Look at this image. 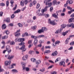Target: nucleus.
I'll list each match as a JSON object with an SVG mask.
<instances>
[{"mask_svg":"<svg viewBox=\"0 0 74 74\" xmlns=\"http://www.w3.org/2000/svg\"><path fill=\"white\" fill-rule=\"evenodd\" d=\"M73 18H72L69 19L68 20V22H72V21H73Z\"/></svg>","mask_w":74,"mask_h":74,"instance_id":"28","label":"nucleus"},{"mask_svg":"<svg viewBox=\"0 0 74 74\" xmlns=\"http://www.w3.org/2000/svg\"><path fill=\"white\" fill-rule=\"evenodd\" d=\"M18 42H23V41H25V38H20L18 39Z\"/></svg>","mask_w":74,"mask_h":74,"instance_id":"12","label":"nucleus"},{"mask_svg":"<svg viewBox=\"0 0 74 74\" xmlns=\"http://www.w3.org/2000/svg\"><path fill=\"white\" fill-rule=\"evenodd\" d=\"M73 24L72 23H71L70 24L68 25H67L66 27H71L72 26Z\"/></svg>","mask_w":74,"mask_h":74,"instance_id":"33","label":"nucleus"},{"mask_svg":"<svg viewBox=\"0 0 74 74\" xmlns=\"http://www.w3.org/2000/svg\"><path fill=\"white\" fill-rule=\"evenodd\" d=\"M42 30L43 31V32H44V31H47V27H42Z\"/></svg>","mask_w":74,"mask_h":74,"instance_id":"14","label":"nucleus"},{"mask_svg":"<svg viewBox=\"0 0 74 74\" xmlns=\"http://www.w3.org/2000/svg\"><path fill=\"white\" fill-rule=\"evenodd\" d=\"M57 55H58V52H57V51H56L52 53L51 56H57Z\"/></svg>","mask_w":74,"mask_h":74,"instance_id":"9","label":"nucleus"},{"mask_svg":"<svg viewBox=\"0 0 74 74\" xmlns=\"http://www.w3.org/2000/svg\"><path fill=\"white\" fill-rule=\"evenodd\" d=\"M31 61L32 62H36V60L35 58H32L31 59Z\"/></svg>","mask_w":74,"mask_h":74,"instance_id":"21","label":"nucleus"},{"mask_svg":"<svg viewBox=\"0 0 74 74\" xmlns=\"http://www.w3.org/2000/svg\"><path fill=\"white\" fill-rule=\"evenodd\" d=\"M4 21H5L8 23H9V22H10V18H5L4 20Z\"/></svg>","mask_w":74,"mask_h":74,"instance_id":"8","label":"nucleus"},{"mask_svg":"<svg viewBox=\"0 0 74 74\" xmlns=\"http://www.w3.org/2000/svg\"><path fill=\"white\" fill-rule=\"evenodd\" d=\"M73 48V47L71 46L70 48L68 49V50H72V49Z\"/></svg>","mask_w":74,"mask_h":74,"instance_id":"64","label":"nucleus"},{"mask_svg":"<svg viewBox=\"0 0 74 74\" xmlns=\"http://www.w3.org/2000/svg\"><path fill=\"white\" fill-rule=\"evenodd\" d=\"M67 1H69L68 4L69 3V4H71L73 3V1L71 0L70 1L69 0H68Z\"/></svg>","mask_w":74,"mask_h":74,"instance_id":"36","label":"nucleus"},{"mask_svg":"<svg viewBox=\"0 0 74 74\" xmlns=\"http://www.w3.org/2000/svg\"><path fill=\"white\" fill-rule=\"evenodd\" d=\"M11 62L10 61H6L5 62V66H7L11 64Z\"/></svg>","mask_w":74,"mask_h":74,"instance_id":"5","label":"nucleus"},{"mask_svg":"<svg viewBox=\"0 0 74 74\" xmlns=\"http://www.w3.org/2000/svg\"><path fill=\"white\" fill-rule=\"evenodd\" d=\"M23 60H24V61H25L27 59V58H28V56H27V55H26L25 56H24L23 57Z\"/></svg>","mask_w":74,"mask_h":74,"instance_id":"4","label":"nucleus"},{"mask_svg":"<svg viewBox=\"0 0 74 74\" xmlns=\"http://www.w3.org/2000/svg\"><path fill=\"white\" fill-rule=\"evenodd\" d=\"M5 33L6 34H9V33H10V32H9V31L7 30L5 32Z\"/></svg>","mask_w":74,"mask_h":74,"instance_id":"62","label":"nucleus"},{"mask_svg":"<svg viewBox=\"0 0 74 74\" xmlns=\"http://www.w3.org/2000/svg\"><path fill=\"white\" fill-rule=\"evenodd\" d=\"M66 26V24H63L61 25V27L62 28H65Z\"/></svg>","mask_w":74,"mask_h":74,"instance_id":"24","label":"nucleus"},{"mask_svg":"<svg viewBox=\"0 0 74 74\" xmlns=\"http://www.w3.org/2000/svg\"><path fill=\"white\" fill-rule=\"evenodd\" d=\"M40 71L42 72H44L45 71V68H43L42 69H40Z\"/></svg>","mask_w":74,"mask_h":74,"instance_id":"46","label":"nucleus"},{"mask_svg":"<svg viewBox=\"0 0 74 74\" xmlns=\"http://www.w3.org/2000/svg\"><path fill=\"white\" fill-rule=\"evenodd\" d=\"M15 42L14 41H12L10 43V45H15Z\"/></svg>","mask_w":74,"mask_h":74,"instance_id":"31","label":"nucleus"},{"mask_svg":"<svg viewBox=\"0 0 74 74\" xmlns=\"http://www.w3.org/2000/svg\"><path fill=\"white\" fill-rule=\"evenodd\" d=\"M57 73V72L56 71H53L51 73V74H56Z\"/></svg>","mask_w":74,"mask_h":74,"instance_id":"57","label":"nucleus"},{"mask_svg":"<svg viewBox=\"0 0 74 74\" xmlns=\"http://www.w3.org/2000/svg\"><path fill=\"white\" fill-rule=\"evenodd\" d=\"M17 7V5L16 4L15 5V7L13 8V10H16V9Z\"/></svg>","mask_w":74,"mask_h":74,"instance_id":"44","label":"nucleus"},{"mask_svg":"<svg viewBox=\"0 0 74 74\" xmlns=\"http://www.w3.org/2000/svg\"><path fill=\"white\" fill-rule=\"evenodd\" d=\"M57 3L56 1V0H54V1H53V5H55V4H56Z\"/></svg>","mask_w":74,"mask_h":74,"instance_id":"32","label":"nucleus"},{"mask_svg":"<svg viewBox=\"0 0 74 74\" xmlns=\"http://www.w3.org/2000/svg\"><path fill=\"white\" fill-rule=\"evenodd\" d=\"M32 41H33V40H29L28 42V44H30L32 43Z\"/></svg>","mask_w":74,"mask_h":74,"instance_id":"45","label":"nucleus"},{"mask_svg":"<svg viewBox=\"0 0 74 74\" xmlns=\"http://www.w3.org/2000/svg\"><path fill=\"white\" fill-rule=\"evenodd\" d=\"M59 64L60 66L63 65L64 67H66V66L64 65V64H65V62H64V61L60 62V63Z\"/></svg>","mask_w":74,"mask_h":74,"instance_id":"11","label":"nucleus"},{"mask_svg":"<svg viewBox=\"0 0 74 74\" xmlns=\"http://www.w3.org/2000/svg\"><path fill=\"white\" fill-rule=\"evenodd\" d=\"M72 12L73 11L71 10V11L68 12V13L69 14H71V13H72Z\"/></svg>","mask_w":74,"mask_h":74,"instance_id":"58","label":"nucleus"},{"mask_svg":"<svg viewBox=\"0 0 74 74\" xmlns=\"http://www.w3.org/2000/svg\"><path fill=\"white\" fill-rule=\"evenodd\" d=\"M60 60V58H57L55 61V63H56V62H58V61H59Z\"/></svg>","mask_w":74,"mask_h":74,"instance_id":"26","label":"nucleus"},{"mask_svg":"<svg viewBox=\"0 0 74 74\" xmlns=\"http://www.w3.org/2000/svg\"><path fill=\"white\" fill-rule=\"evenodd\" d=\"M69 31H67L65 32H64L62 33V35L64 36H65L66 35L67 33H68Z\"/></svg>","mask_w":74,"mask_h":74,"instance_id":"19","label":"nucleus"},{"mask_svg":"<svg viewBox=\"0 0 74 74\" xmlns=\"http://www.w3.org/2000/svg\"><path fill=\"white\" fill-rule=\"evenodd\" d=\"M20 5L21 6H23L24 5V3L22 1H21L20 2Z\"/></svg>","mask_w":74,"mask_h":74,"instance_id":"39","label":"nucleus"},{"mask_svg":"<svg viewBox=\"0 0 74 74\" xmlns=\"http://www.w3.org/2000/svg\"><path fill=\"white\" fill-rule=\"evenodd\" d=\"M38 33H44L42 29L38 31Z\"/></svg>","mask_w":74,"mask_h":74,"instance_id":"29","label":"nucleus"},{"mask_svg":"<svg viewBox=\"0 0 74 74\" xmlns=\"http://www.w3.org/2000/svg\"><path fill=\"white\" fill-rule=\"evenodd\" d=\"M29 54H32L34 53V52L33 51H30L29 52Z\"/></svg>","mask_w":74,"mask_h":74,"instance_id":"22","label":"nucleus"},{"mask_svg":"<svg viewBox=\"0 0 74 74\" xmlns=\"http://www.w3.org/2000/svg\"><path fill=\"white\" fill-rule=\"evenodd\" d=\"M0 5H1V6H4V5H5V4L3 3H0Z\"/></svg>","mask_w":74,"mask_h":74,"instance_id":"60","label":"nucleus"},{"mask_svg":"<svg viewBox=\"0 0 74 74\" xmlns=\"http://www.w3.org/2000/svg\"><path fill=\"white\" fill-rule=\"evenodd\" d=\"M31 37H32V38H34V39H36V38H37L36 36H34L33 35H32L31 36Z\"/></svg>","mask_w":74,"mask_h":74,"instance_id":"53","label":"nucleus"},{"mask_svg":"<svg viewBox=\"0 0 74 74\" xmlns=\"http://www.w3.org/2000/svg\"><path fill=\"white\" fill-rule=\"evenodd\" d=\"M14 56L10 55L8 56V59L10 60H11V59H13V58H14Z\"/></svg>","mask_w":74,"mask_h":74,"instance_id":"13","label":"nucleus"},{"mask_svg":"<svg viewBox=\"0 0 74 74\" xmlns=\"http://www.w3.org/2000/svg\"><path fill=\"white\" fill-rule=\"evenodd\" d=\"M19 49L23 50V51H25L26 50V49L25 48V46H23L20 48Z\"/></svg>","mask_w":74,"mask_h":74,"instance_id":"7","label":"nucleus"},{"mask_svg":"<svg viewBox=\"0 0 74 74\" xmlns=\"http://www.w3.org/2000/svg\"><path fill=\"white\" fill-rule=\"evenodd\" d=\"M37 28V26L36 25H34V26L32 27V28L33 30H35Z\"/></svg>","mask_w":74,"mask_h":74,"instance_id":"30","label":"nucleus"},{"mask_svg":"<svg viewBox=\"0 0 74 74\" xmlns=\"http://www.w3.org/2000/svg\"><path fill=\"white\" fill-rule=\"evenodd\" d=\"M60 42V41L59 40H57L55 42V45H54V44H53V45L54 46H56V45L57 44H59Z\"/></svg>","mask_w":74,"mask_h":74,"instance_id":"16","label":"nucleus"},{"mask_svg":"<svg viewBox=\"0 0 74 74\" xmlns=\"http://www.w3.org/2000/svg\"><path fill=\"white\" fill-rule=\"evenodd\" d=\"M32 6H33V3L31 2L29 4V7H32Z\"/></svg>","mask_w":74,"mask_h":74,"instance_id":"63","label":"nucleus"},{"mask_svg":"<svg viewBox=\"0 0 74 74\" xmlns=\"http://www.w3.org/2000/svg\"><path fill=\"white\" fill-rule=\"evenodd\" d=\"M70 45L71 46L74 45V42H73L70 43Z\"/></svg>","mask_w":74,"mask_h":74,"instance_id":"59","label":"nucleus"},{"mask_svg":"<svg viewBox=\"0 0 74 74\" xmlns=\"http://www.w3.org/2000/svg\"><path fill=\"white\" fill-rule=\"evenodd\" d=\"M25 44V42H21L19 43V45H24Z\"/></svg>","mask_w":74,"mask_h":74,"instance_id":"55","label":"nucleus"},{"mask_svg":"<svg viewBox=\"0 0 74 74\" xmlns=\"http://www.w3.org/2000/svg\"><path fill=\"white\" fill-rule=\"evenodd\" d=\"M8 38V36H5L2 37V39H5Z\"/></svg>","mask_w":74,"mask_h":74,"instance_id":"41","label":"nucleus"},{"mask_svg":"<svg viewBox=\"0 0 74 74\" xmlns=\"http://www.w3.org/2000/svg\"><path fill=\"white\" fill-rule=\"evenodd\" d=\"M7 27V25L5 24H3L2 25V29H5L6 27Z\"/></svg>","mask_w":74,"mask_h":74,"instance_id":"17","label":"nucleus"},{"mask_svg":"<svg viewBox=\"0 0 74 74\" xmlns=\"http://www.w3.org/2000/svg\"><path fill=\"white\" fill-rule=\"evenodd\" d=\"M41 61L40 60H38L36 61V64H39L41 63Z\"/></svg>","mask_w":74,"mask_h":74,"instance_id":"23","label":"nucleus"},{"mask_svg":"<svg viewBox=\"0 0 74 74\" xmlns=\"http://www.w3.org/2000/svg\"><path fill=\"white\" fill-rule=\"evenodd\" d=\"M12 73H18V71L16 69H13L12 70Z\"/></svg>","mask_w":74,"mask_h":74,"instance_id":"20","label":"nucleus"},{"mask_svg":"<svg viewBox=\"0 0 74 74\" xmlns=\"http://www.w3.org/2000/svg\"><path fill=\"white\" fill-rule=\"evenodd\" d=\"M14 34L15 35V36H16V37L19 36L20 34H21L20 33H18L16 32H15L14 33Z\"/></svg>","mask_w":74,"mask_h":74,"instance_id":"18","label":"nucleus"},{"mask_svg":"<svg viewBox=\"0 0 74 74\" xmlns=\"http://www.w3.org/2000/svg\"><path fill=\"white\" fill-rule=\"evenodd\" d=\"M10 46L7 45L6 47V49L7 50H8V49H10Z\"/></svg>","mask_w":74,"mask_h":74,"instance_id":"40","label":"nucleus"},{"mask_svg":"<svg viewBox=\"0 0 74 74\" xmlns=\"http://www.w3.org/2000/svg\"><path fill=\"white\" fill-rule=\"evenodd\" d=\"M6 3L7 7H8V6L9 5V1H7L6 2Z\"/></svg>","mask_w":74,"mask_h":74,"instance_id":"35","label":"nucleus"},{"mask_svg":"<svg viewBox=\"0 0 74 74\" xmlns=\"http://www.w3.org/2000/svg\"><path fill=\"white\" fill-rule=\"evenodd\" d=\"M18 25L19 27H22V26H23V25H22V24L20 23H18Z\"/></svg>","mask_w":74,"mask_h":74,"instance_id":"47","label":"nucleus"},{"mask_svg":"<svg viewBox=\"0 0 74 74\" xmlns=\"http://www.w3.org/2000/svg\"><path fill=\"white\" fill-rule=\"evenodd\" d=\"M25 70L26 71H29L30 70V68L29 67H26Z\"/></svg>","mask_w":74,"mask_h":74,"instance_id":"43","label":"nucleus"},{"mask_svg":"<svg viewBox=\"0 0 74 74\" xmlns=\"http://www.w3.org/2000/svg\"><path fill=\"white\" fill-rule=\"evenodd\" d=\"M48 23L51 25H56V23L54 21H51V19L49 18V19Z\"/></svg>","mask_w":74,"mask_h":74,"instance_id":"2","label":"nucleus"},{"mask_svg":"<svg viewBox=\"0 0 74 74\" xmlns=\"http://www.w3.org/2000/svg\"><path fill=\"white\" fill-rule=\"evenodd\" d=\"M52 16H53L54 17H55V18H58V16L56 15L55 14H52Z\"/></svg>","mask_w":74,"mask_h":74,"instance_id":"34","label":"nucleus"},{"mask_svg":"<svg viewBox=\"0 0 74 74\" xmlns=\"http://www.w3.org/2000/svg\"><path fill=\"white\" fill-rule=\"evenodd\" d=\"M48 9V7L47 6H46L44 8V10L46 11H47V9Z\"/></svg>","mask_w":74,"mask_h":74,"instance_id":"56","label":"nucleus"},{"mask_svg":"<svg viewBox=\"0 0 74 74\" xmlns=\"http://www.w3.org/2000/svg\"><path fill=\"white\" fill-rule=\"evenodd\" d=\"M45 16L46 18H48L49 16V15L48 14H47L45 15Z\"/></svg>","mask_w":74,"mask_h":74,"instance_id":"51","label":"nucleus"},{"mask_svg":"<svg viewBox=\"0 0 74 74\" xmlns=\"http://www.w3.org/2000/svg\"><path fill=\"white\" fill-rule=\"evenodd\" d=\"M40 5L39 3H38L36 5V8H38L40 7Z\"/></svg>","mask_w":74,"mask_h":74,"instance_id":"48","label":"nucleus"},{"mask_svg":"<svg viewBox=\"0 0 74 74\" xmlns=\"http://www.w3.org/2000/svg\"><path fill=\"white\" fill-rule=\"evenodd\" d=\"M50 1H51V0H45L44 1V3H45L46 5H48V7H49L52 5V3L49 2Z\"/></svg>","mask_w":74,"mask_h":74,"instance_id":"1","label":"nucleus"},{"mask_svg":"<svg viewBox=\"0 0 74 74\" xmlns=\"http://www.w3.org/2000/svg\"><path fill=\"white\" fill-rule=\"evenodd\" d=\"M40 9H38L36 11V14L37 15H38V16H41L42 15H44V14H42L41 13H40Z\"/></svg>","mask_w":74,"mask_h":74,"instance_id":"3","label":"nucleus"},{"mask_svg":"<svg viewBox=\"0 0 74 74\" xmlns=\"http://www.w3.org/2000/svg\"><path fill=\"white\" fill-rule=\"evenodd\" d=\"M45 48L46 49H47V48H51V46H45Z\"/></svg>","mask_w":74,"mask_h":74,"instance_id":"52","label":"nucleus"},{"mask_svg":"<svg viewBox=\"0 0 74 74\" xmlns=\"http://www.w3.org/2000/svg\"><path fill=\"white\" fill-rule=\"evenodd\" d=\"M25 36H28V34H27V33H25L23 34L22 37H25Z\"/></svg>","mask_w":74,"mask_h":74,"instance_id":"15","label":"nucleus"},{"mask_svg":"<svg viewBox=\"0 0 74 74\" xmlns=\"http://www.w3.org/2000/svg\"><path fill=\"white\" fill-rule=\"evenodd\" d=\"M49 62H50V63H53V64H54V63H55L54 62H53V61L51 60H49Z\"/></svg>","mask_w":74,"mask_h":74,"instance_id":"54","label":"nucleus"},{"mask_svg":"<svg viewBox=\"0 0 74 74\" xmlns=\"http://www.w3.org/2000/svg\"><path fill=\"white\" fill-rule=\"evenodd\" d=\"M41 11L42 14H44V12L46 11H45V10L44 9H43L41 10Z\"/></svg>","mask_w":74,"mask_h":74,"instance_id":"49","label":"nucleus"},{"mask_svg":"<svg viewBox=\"0 0 74 74\" xmlns=\"http://www.w3.org/2000/svg\"><path fill=\"white\" fill-rule=\"evenodd\" d=\"M62 32V29H57L56 32H55V34H58V33H59Z\"/></svg>","mask_w":74,"mask_h":74,"instance_id":"6","label":"nucleus"},{"mask_svg":"<svg viewBox=\"0 0 74 74\" xmlns=\"http://www.w3.org/2000/svg\"><path fill=\"white\" fill-rule=\"evenodd\" d=\"M38 43V40L37 39H35L33 42V44L34 45H35V46H36Z\"/></svg>","mask_w":74,"mask_h":74,"instance_id":"10","label":"nucleus"},{"mask_svg":"<svg viewBox=\"0 0 74 74\" xmlns=\"http://www.w3.org/2000/svg\"><path fill=\"white\" fill-rule=\"evenodd\" d=\"M50 52H51V51L49 50H46L45 51V53H50Z\"/></svg>","mask_w":74,"mask_h":74,"instance_id":"38","label":"nucleus"},{"mask_svg":"<svg viewBox=\"0 0 74 74\" xmlns=\"http://www.w3.org/2000/svg\"><path fill=\"white\" fill-rule=\"evenodd\" d=\"M69 4V1H67L66 4L64 5V7H66L67 6V4Z\"/></svg>","mask_w":74,"mask_h":74,"instance_id":"50","label":"nucleus"},{"mask_svg":"<svg viewBox=\"0 0 74 74\" xmlns=\"http://www.w3.org/2000/svg\"><path fill=\"white\" fill-rule=\"evenodd\" d=\"M53 10V7H51L50 9V12H52V10Z\"/></svg>","mask_w":74,"mask_h":74,"instance_id":"61","label":"nucleus"},{"mask_svg":"<svg viewBox=\"0 0 74 74\" xmlns=\"http://www.w3.org/2000/svg\"><path fill=\"white\" fill-rule=\"evenodd\" d=\"M53 67V65H52L48 67L47 69H52Z\"/></svg>","mask_w":74,"mask_h":74,"instance_id":"42","label":"nucleus"},{"mask_svg":"<svg viewBox=\"0 0 74 74\" xmlns=\"http://www.w3.org/2000/svg\"><path fill=\"white\" fill-rule=\"evenodd\" d=\"M28 2H29L28 0H24V3L25 4H27L28 3Z\"/></svg>","mask_w":74,"mask_h":74,"instance_id":"37","label":"nucleus"},{"mask_svg":"<svg viewBox=\"0 0 74 74\" xmlns=\"http://www.w3.org/2000/svg\"><path fill=\"white\" fill-rule=\"evenodd\" d=\"M20 11H21V10H18L16 11H15L14 12V14H16L17 13H18V12H20Z\"/></svg>","mask_w":74,"mask_h":74,"instance_id":"27","label":"nucleus"},{"mask_svg":"<svg viewBox=\"0 0 74 74\" xmlns=\"http://www.w3.org/2000/svg\"><path fill=\"white\" fill-rule=\"evenodd\" d=\"M45 36L44 35H40L37 36V38H41V37H44Z\"/></svg>","mask_w":74,"mask_h":74,"instance_id":"25","label":"nucleus"}]
</instances>
